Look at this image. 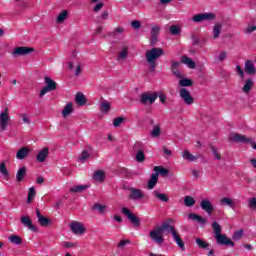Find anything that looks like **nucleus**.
<instances>
[{"label":"nucleus","mask_w":256,"mask_h":256,"mask_svg":"<svg viewBox=\"0 0 256 256\" xmlns=\"http://www.w3.org/2000/svg\"><path fill=\"white\" fill-rule=\"evenodd\" d=\"M212 229L214 231L216 243L218 245H224L225 247H235V242H233L231 238L227 237V234H223V229H221V225L217 221L212 222Z\"/></svg>","instance_id":"nucleus-1"},{"label":"nucleus","mask_w":256,"mask_h":256,"mask_svg":"<svg viewBox=\"0 0 256 256\" xmlns=\"http://www.w3.org/2000/svg\"><path fill=\"white\" fill-rule=\"evenodd\" d=\"M163 55H165V52L162 48L155 47L146 51V61L149 63L152 71H155V68L157 67V59L163 57Z\"/></svg>","instance_id":"nucleus-2"},{"label":"nucleus","mask_w":256,"mask_h":256,"mask_svg":"<svg viewBox=\"0 0 256 256\" xmlns=\"http://www.w3.org/2000/svg\"><path fill=\"white\" fill-rule=\"evenodd\" d=\"M68 67L71 71L74 72L76 76L81 75V71L83 70L84 64L81 58L77 57V55L72 56L71 60L68 62Z\"/></svg>","instance_id":"nucleus-3"},{"label":"nucleus","mask_w":256,"mask_h":256,"mask_svg":"<svg viewBox=\"0 0 256 256\" xmlns=\"http://www.w3.org/2000/svg\"><path fill=\"white\" fill-rule=\"evenodd\" d=\"M230 141H233V143H248V145H250L252 149H256L255 140L243 134H232L230 136Z\"/></svg>","instance_id":"nucleus-4"},{"label":"nucleus","mask_w":256,"mask_h":256,"mask_svg":"<svg viewBox=\"0 0 256 256\" xmlns=\"http://www.w3.org/2000/svg\"><path fill=\"white\" fill-rule=\"evenodd\" d=\"M44 82L46 86L40 91L39 97H45L47 93H51V91H55V89H57V82H55L53 79L45 77Z\"/></svg>","instance_id":"nucleus-5"},{"label":"nucleus","mask_w":256,"mask_h":256,"mask_svg":"<svg viewBox=\"0 0 256 256\" xmlns=\"http://www.w3.org/2000/svg\"><path fill=\"white\" fill-rule=\"evenodd\" d=\"M11 125V116H9V109L5 108L0 113V131H7V128Z\"/></svg>","instance_id":"nucleus-6"},{"label":"nucleus","mask_w":256,"mask_h":256,"mask_svg":"<svg viewBox=\"0 0 256 256\" xmlns=\"http://www.w3.org/2000/svg\"><path fill=\"white\" fill-rule=\"evenodd\" d=\"M128 191V199L130 201H141V199H145V193L141 189L131 187L128 189Z\"/></svg>","instance_id":"nucleus-7"},{"label":"nucleus","mask_w":256,"mask_h":256,"mask_svg":"<svg viewBox=\"0 0 256 256\" xmlns=\"http://www.w3.org/2000/svg\"><path fill=\"white\" fill-rule=\"evenodd\" d=\"M155 101H157V92H146L140 96V103H142V105H153Z\"/></svg>","instance_id":"nucleus-8"},{"label":"nucleus","mask_w":256,"mask_h":256,"mask_svg":"<svg viewBox=\"0 0 256 256\" xmlns=\"http://www.w3.org/2000/svg\"><path fill=\"white\" fill-rule=\"evenodd\" d=\"M122 213L127 217V219L134 225L135 227H139L141 225V220L135 214L131 212V210L127 207L122 208Z\"/></svg>","instance_id":"nucleus-9"},{"label":"nucleus","mask_w":256,"mask_h":256,"mask_svg":"<svg viewBox=\"0 0 256 256\" xmlns=\"http://www.w3.org/2000/svg\"><path fill=\"white\" fill-rule=\"evenodd\" d=\"M33 51H35L33 48H29L27 46L16 47L12 51V57H23L25 55H29V53H33Z\"/></svg>","instance_id":"nucleus-10"},{"label":"nucleus","mask_w":256,"mask_h":256,"mask_svg":"<svg viewBox=\"0 0 256 256\" xmlns=\"http://www.w3.org/2000/svg\"><path fill=\"white\" fill-rule=\"evenodd\" d=\"M215 19V14L208 12L202 14H196L192 17L194 23H201L203 21H213Z\"/></svg>","instance_id":"nucleus-11"},{"label":"nucleus","mask_w":256,"mask_h":256,"mask_svg":"<svg viewBox=\"0 0 256 256\" xmlns=\"http://www.w3.org/2000/svg\"><path fill=\"white\" fill-rule=\"evenodd\" d=\"M179 95L186 105H193L195 102V99L191 97V92L186 88L180 89Z\"/></svg>","instance_id":"nucleus-12"},{"label":"nucleus","mask_w":256,"mask_h":256,"mask_svg":"<svg viewBox=\"0 0 256 256\" xmlns=\"http://www.w3.org/2000/svg\"><path fill=\"white\" fill-rule=\"evenodd\" d=\"M150 238L152 241L156 242L157 245H161L165 239L163 238V232L157 227L156 229L150 231Z\"/></svg>","instance_id":"nucleus-13"},{"label":"nucleus","mask_w":256,"mask_h":256,"mask_svg":"<svg viewBox=\"0 0 256 256\" xmlns=\"http://www.w3.org/2000/svg\"><path fill=\"white\" fill-rule=\"evenodd\" d=\"M200 207L202 211H205V213H207V215H212L213 211H215V207H213V204L211 203V201H209V199H202V201L200 202Z\"/></svg>","instance_id":"nucleus-14"},{"label":"nucleus","mask_w":256,"mask_h":256,"mask_svg":"<svg viewBox=\"0 0 256 256\" xmlns=\"http://www.w3.org/2000/svg\"><path fill=\"white\" fill-rule=\"evenodd\" d=\"M70 229L74 233V235H83L85 232V227H83V223L78 221H73L70 224Z\"/></svg>","instance_id":"nucleus-15"},{"label":"nucleus","mask_w":256,"mask_h":256,"mask_svg":"<svg viewBox=\"0 0 256 256\" xmlns=\"http://www.w3.org/2000/svg\"><path fill=\"white\" fill-rule=\"evenodd\" d=\"M20 221L24 227H27L29 231H33L34 233H37L38 229L37 226L33 225V221L29 216H21Z\"/></svg>","instance_id":"nucleus-16"},{"label":"nucleus","mask_w":256,"mask_h":256,"mask_svg":"<svg viewBox=\"0 0 256 256\" xmlns=\"http://www.w3.org/2000/svg\"><path fill=\"white\" fill-rule=\"evenodd\" d=\"M173 223V220L171 218L166 219L161 226L158 228L163 233V231H167L168 233H173V231H176L175 226L171 225Z\"/></svg>","instance_id":"nucleus-17"},{"label":"nucleus","mask_w":256,"mask_h":256,"mask_svg":"<svg viewBox=\"0 0 256 256\" xmlns=\"http://www.w3.org/2000/svg\"><path fill=\"white\" fill-rule=\"evenodd\" d=\"M129 57V46L122 44L118 52L117 61H125Z\"/></svg>","instance_id":"nucleus-18"},{"label":"nucleus","mask_w":256,"mask_h":256,"mask_svg":"<svg viewBox=\"0 0 256 256\" xmlns=\"http://www.w3.org/2000/svg\"><path fill=\"white\" fill-rule=\"evenodd\" d=\"M171 235H172L175 243L181 249V251H185V242H183V238H181V234H179V231L173 230Z\"/></svg>","instance_id":"nucleus-19"},{"label":"nucleus","mask_w":256,"mask_h":256,"mask_svg":"<svg viewBox=\"0 0 256 256\" xmlns=\"http://www.w3.org/2000/svg\"><path fill=\"white\" fill-rule=\"evenodd\" d=\"M36 217L41 227H47L51 223V220H49V218L41 215V211H39V209L36 210Z\"/></svg>","instance_id":"nucleus-20"},{"label":"nucleus","mask_w":256,"mask_h":256,"mask_svg":"<svg viewBox=\"0 0 256 256\" xmlns=\"http://www.w3.org/2000/svg\"><path fill=\"white\" fill-rule=\"evenodd\" d=\"M157 183H159V174L152 173V175L150 176V179L148 180V183H147L148 189H150V190L155 189V185H157Z\"/></svg>","instance_id":"nucleus-21"},{"label":"nucleus","mask_w":256,"mask_h":256,"mask_svg":"<svg viewBox=\"0 0 256 256\" xmlns=\"http://www.w3.org/2000/svg\"><path fill=\"white\" fill-rule=\"evenodd\" d=\"M26 175H27V167L25 166L20 167L16 173L17 183H23V179H25Z\"/></svg>","instance_id":"nucleus-22"},{"label":"nucleus","mask_w":256,"mask_h":256,"mask_svg":"<svg viewBox=\"0 0 256 256\" xmlns=\"http://www.w3.org/2000/svg\"><path fill=\"white\" fill-rule=\"evenodd\" d=\"M30 149L28 147H22L18 150L16 153V159H19L20 161H23L29 155Z\"/></svg>","instance_id":"nucleus-23"},{"label":"nucleus","mask_w":256,"mask_h":256,"mask_svg":"<svg viewBox=\"0 0 256 256\" xmlns=\"http://www.w3.org/2000/svg\"><path fill=\"white\" fill-rule=\"evenodd\" d=\"M150 137H152V139H159V137H161V125L160 124H155L152 127V130L150 131Z\"/></svg>","instance_id":"nucleus-24"},{"label":"nucleus","mask_w":256,"mask_h":256,"mask_svg":"<svg viewBox=\"0 0 256 256\" xmlns=\"http://www.w3.org/2000/svg\"><path fill=\"white\" fill-rule=\"evenodd\" d=\"M245 71L248 73V75H255L256 69H255V64L251 60H246L245 61Z\"/></svg>","instance_id":"nucleus-25"},{"label":"nucleus","mask_w":256,"mask_h":256,"mask_svg":"<svg viewBox=\"0 0 256 256\" xmlns=\"http://www.w3.org/2000/svg\"><path fill=\"white\" fill-rule=\"evenodd\" d=\"M188 218H190L191 221H197V223H200L201 225H205V223H207V219L196 213L188 214Z\"/></svg>","instance_id":"nucleus-26"},{"label":"nucleus","mask_w":256,"mask_h":256,"mask_svg":"<svg viewBox=\"0 0 256 256\" xmlns=\"http://www.w3.org/2000/svg\"><path fill=\"white\" fill-rule=\"evenodd\" d=\"M47 155H49V148L44 147L38 152V155L36 156V161H45L47 159Z\"/></svg>","instance_id":"nucleus-27"},{"label":"nucleus","mask_w":256,"mask_h":256,"mask_svg":"<svg viewBox=\"0 0 256 256\" xmlns=\"http://www.w3.org/2000/svg\"><path fill=\"white\" fill-rule=\"evenodd\" d=\"M73 113V102H68L62 110V117L67 118Z\"/></svg>","instance_id":"nucleus-28"},{"label":"nucleus","mask_w":256,"mask_h":256,"mask_svg":"<svg viewBox=\"0 0 256 256\" xmlns=\"http://www.w3.org/2000/svg\"><path fill=\"white\" fill-rule=\"evenodd\" d=\"M220 205H222L223 207H230V209H235V201H233V199L231 198L223 197L220 200Z\"/></svg>","instance_id":"nucleus-29"},{"label":"nucleus","mask_w":256,"mask_h":256,"mask_svg":"<svg viewBox=\"0 0 256 256\" xmlns=\"http://www.w3.org/2000/svg\"><path fill=\"white\" fill-rule=\"evenodd\" d=\"M153 195L156 199H158L159 201H162V203H169V196H167V194L161 193V192L155 190L153 192Z\"/></svg>","instance_id":"nucleus-30"},{"label":"nucleus","mask_w":256,"mask_h":256,"mask_svg":"<svg viewBox=\"0 0 256 256\" xmlns=\"http://www.w3.org/2000/svg\"><path fill=\"white\" fill-rule=\"evenodd\" d=\"M8 241L12 243V245H22L23 244V238L19 235L12 234L8 237Z\"/></svg>","instance_id":"nucleus-31"},{"label":"nucleus","mask_w":256,"mask_h":256,"mask_svg":"<svg viewBox=\"0 0 256 256\" xmlns=\"http://www.w3.org/2000/svg\"><path fill=\"white\" fill-rule=\"evenodd\" d=\"M75 101H76L77 105H79L80 107H83V105H85V103H87V99L85 98V95L81 92H78L76 94Z\"/></svg>","instance_id":"nucleus-32"},{"label":"nucleus","mask_w":256,"mask_h":256,"mask_svg":"<svg viewBox=\"0 0 256 256\" xmlns=\"http://www.w3.org/2000/svg\"><path fill=\"white\" fill-rule=\"evenodd\" d=\"M182 157L186 161H197V160H199V156H195V155L191 154V152H189V150H184V152L182 153Z\"/></svg>","instance_id":"nucleus-33"},{"label":"nucleus","mask_w":256,"mask_h":256,"mask_svg":"<svg viewBox=\"0 0 256 256\" xmlns=\"http://www.w3.org/2000/svg\"><path fill=\"white\" fill-rule=\"evenodd\" d=\"M90 185H77L70 188L71 193H83V191L89 189Z\"/></svg>","instance_id":"nucleus-34"},{"label":"nucleus","mask_w":256,"mask_h":256,"mask_svg":"<svg viewBox=\"0 0 256 256\" xmlns=\"http://www.w3.org/2000/svg\"><path fill=\"white\" fill-rule=\"evenodd\" d=\"M221 29H223V25L221 23H216L213 27V39H219L221 35Z\"/></svg>","instance_id":"nucleus-35"},{"label":"nucleus","mask_w":256,"mask_h":256,"mask_svg":"<svg viewBox=\"0 0 256 256\" xmlns=\"http://www.w3.org/2000/svg\"><path fill=\"white\" fill-rule=\"evenodd\" d=\"M181 63H183L184 65H187L189 69H195V62L192 61V59L187 56H182Z\"/></svg>","instance_id":"nucleus-36"},{"label":"nucleus","mask_w":256,"mask_h":256,"mask_svg":"<svg viewBox=\"0 0 256 256\" xmlns=\"http://www.w3.org/2000/svg\"><path fill=\"white\" fill-rule=\"evenodd\" d=\"M93 179L99 181L100 183L105 181V172L103 170H97L94 172Z\"/></svg>","instance_id":"nucleus-37"},{"label":"nucleus","mask_w":256,"mask_h":256,"mask_svg":"<svg viewBox=\"0 0 256 256\" xmlns=\"http://www.w3.org/2000/svg\"><path fill=\"white\" fill-rule=\"evenodd\" d=\"M0 173L3 175L6 181H9L10 179L9 170H7V166L5 165L4 162L0 163Z\"/></svg>","instance_id":"nucleus-38"},{"label":"nucleus","mask_w":256,"mask_h":256,"mask_svg":"<svg viewBox=\"0 0 256 256\" xmlns=\"http://www.w3.org/2000/svg\"><path fill=\"white\" fill-rule=\"evenodd\" d=\"M100 109L102 113H109L111 111V104L108 101H102L100 102Z\"/></svg>","instance_id":"nucleus-39"},{"label":"nucleus","mask_w":256,"mask_h":256,"mask_svg":"<svg viewBox=\"0 0 256 256\" xmlns=\"http://www.w3.org/2000/svg\"><path fill=\"white\" fill-rule=\"evenodd\" d=\"M196 244L200 249H208V247H211V244L201 238H196Z\"/></svg>","instance_id":"nucleus-40"},{"label":"nucleus","mask_w":256,"mask_h":256,"mask_svg":"<svg viewBox=\"0 0 256 256\" xmlns=\"http://www.w3.org/2000/svg\"><path fill=\"white\" fill-rule=\"evenodd\" d=\"M184 205L186 207H193L195 205V198H193V196H185Z\"/></svg>","instance_id":"nucleus-41"},{"label":"nucleus","mask_w":256,"mask_h":256,"mask_svg":"<svg viewBox=\"0 0 256 256\" xmlns=\"http://www.w3.org/2000/svg\"><path fill=\"white\" fill-rule=\"evenodd\" d=\"M252 88H253V80L248 79L246 80L242 90L244 91V93H249V91H251Z\"/></svg>","instance_id":"nucleus-42"},{"label":"nucleus","mask_w":256,"mask_h":256,"mask_svg":"<svg viewBox=\"0 0 256 256\" xmlns=\"http://www.w3.org/2000/svg\"><path fill=\"white\" fill-rule=\"evenodd\" d=\"M180 87H191L193 85V81L188 78H181L179 81Z\"/></svg>","instance_id":"nucleus-43"},{"label":"nucleus","mask_w":256,"mask_h":256,"mask_svg":"<svg viewBox=\"0 0 256 256\" xmlns=\"http://www.w3.org/2000/svg\"><path fill=\"white\" fill-rule=\"evenodd\" d=\"M154 171L157 173V175H169V170L163 168L162 166L154 167Z\"/></svg>","instance_id":"nucleus-44"},{"label":"nucleus","mask_w":256,"mask_h":256,"mask_svg":"<svg viewBox=\"0 0 256 256\" xmlns=\"http://www.w3.org/2000/svg\"><path fill=\"white\" fill-rule=\"evenodd\" d=\"M69 13L67 12V10H63L60 14H58L57 16V23H63V21H65V19H67V15Z\"/></svg>","instance_id":"nucleus-45"},{"label":"nucleus","mask_w":256,"mask_h":256,"mask_svg":"<svg viewBox=\"0 0 256 256\" xmlns=\"http://www.w3.org/2000/svg\"><path fill=\"white\" fill-rule=\"evenodd\" d=\"M243 233H244L243 229L236 230V231L234 232L233 236H232V239H233L234 241H240V239L243 238Z\"/></svg>","instance_id":"nucleus-46"},{"label":"nucleus","mask_w":256,"mask_h":256,"mask_svg":"<svg viewBox=\"0 0 256 256\" xmlns=\"http://www.w3.org/2000/svg\"><path fill=\"white\" fill-rule=\"evenodd\" d=\"M93 211H98V213H104L107 206L96 203L92 207Z\"/></svg>","instance_id":"nucleus-47"},{"label":"nucleus","mask_w":256,"mask_h":256,"mask_svg":"<svg viewBox=\"0 0 256 256\" xmlns=\"http://www.w3.org/2000/svg\"><path fill=\"white\" fill-rule=\"evenodd\" d=\"M171 35H179L181 33V26L172 25L170 26Z\"/></svg>","instance_id":"nucleus-48"},{"label":"nucleus","mask_w":256,"mask_h":256,"mask_svg":"<svg viewBox=\"0 0 256 256\" xmlns=\"http://www.w3.org/2000/svg\"><path fill=\"white\" fill-rule=\"evenodd\" d=\"M35 195H37V192L35 191L34 187H31L28 191V203H31V201H33Z\"/></svg>","instance_id":"nucleus-49"},{"label":"nucleus","mask_w":256,"mask_h":256,"mask_svg":"<svg viewBox=\"0 0 256 256\" xmlns=\"http://www.w3.org/2000/svg\"><path fill=\"white\" fill-rule=\"evenodd\" d=\"M125 121V118L123 117H117L113 120V126L114 127H121V124Z\"/></svg>","instance_id":"nucleus-50"},{"label":"nucleus","mask_w":256,"mask_h":256,"mask_svg":"<svg viewBox=\"0 0 256 256\" xmlns=\"http://www.w3.org/2000/svg\"><path fill=\"white\" fill-rule=\"evenodd\" d=\"M157 97L159 98L160 103H162V105H165V103L167 101V96L165 95V93L157 92Z\"/></svg>","instance_id":"nucleus-51"},{"label":"nucleus","mask_w":256,"mask_h":256,"mask_svg":"<svg viewBox=\"0 0 256 256\" xmlns=\"http://www.w3.org/2000/svg\"><path fill=\"white\" fill-rule=\"evenodd\" d=\"M90 157H91V154H89L87 150H84L80 155V161H85L87 159H90Z\"/></svg>","instance_id":"nucleus-52"},{"label":"nucleus","mask_w":256,"mask_h":256,"mask_svg":"<svg viewBox=\"0 0 256 256\" xmlns=\"http://www.w3.org/2000/svg\"><path fill=\"white\" fill-rule=\"evenodd\" d=\"M136 161H145V153H143V150L136 153Z\"/></svg>","instance_id":"nucleus-53"},{"label":"nucleus","mask_w":256,"mask_h":256,"mask_svg":"<svg viewBox=\"0 0 256 256\" xmlns=\"http://www.w3.org/2000/svg\"><path fill=\"white\" fill-rule=\"evenodd\" d=\"M159 39V35L151 34L150 45H155Z\"/></svg>","instance_id":"nucleus-54"},{"label":"nucleus","mask_w":256,"mask_h":256,"mask_svg":"<svg viewBox=\"0 0 256 256\" xmlns=\"http://www.w3.org/2000/svg\"><path fill=\"white\" fill-rule=\"evenodd\" d=\"M236 71L238 75L241 77V79H244L245 72L243 71V68H241L239 65L236 66Z\"/></svg>","instance_id":"nucleus-55"},{"label":"nucleus","mask_w":256,"mask_h":256,"mask_svg":"<svg viewBox=\"0 0 256 256\" xmlns=\"http://www.w3.org/2000/svg\"><path fill=\"white\" fill-rule=\"evenodd\" d=\"M159 31H161V28L159 26H152L151 35H159Z\"/></svg>","instance_id":"nucleus-56"},{"label":"nucleus","mask_w":256,"mask_h":256,"mask_svg":"<svg viewBox=\"0 0 256 256\" xmlns=\"http://www.w3.org/2000/svg\"><path fill=\"white\" fill-rule=\"evenodd\" d=\"M131 243V240L127 239V240H121L118 244L117 247H125V245Z\"/></svg>","instance_id":"nucleus-57"},{"label":"nucleus","mask_w":256,"mask_h":256,"mask_svg":"<svg viewBox=\"0 0 256 256\" xmlns=\"http://www.w3.org/2000/svg\"><path fill=\"white\" fill-rule=\"evenodd\" d=\"M227 59V52H221L218 56V61H225Z\"/></svg>","instance_id":"nucleus-58"},{"label":"nucleus","mask_w":256,"mask_h":256,"mask_svg":"<svg viewBox=\"0 0 256 256\" xmlns=\"http://www.w3.org/2000/svg\"><path fill=\"white\" fill-rule=\"evenodd\" d=\"M172 73H173V75H175V77H177V79H181V77H183L181 75V72H179V70L177 68L172 69Z\"/></svg>","instance_id":"nucleus-59"},{"label":"nucleus","mask_w":256,"mask_h":256,"mask_svg":"<svg viewBox=\"0 0 256 256\" xmlns=\"http://www.w3.org/2000/svg\"><path fill=\"white\" fill-rule=\"evenodd\" d=\"M253 31H256V26L255 25H251V26H248L245 30V33H253Z\"/></svg>","instance_id":"nucleus-60"},{"label":"nucleus","mask_w":256,"mask_h":256,"mask_svg":"<svg viewBox=\"0 0 256 256\" xmlns=\"http://www.w3.org/2000/svg\"><path fill=\"white\" fill-rule=\"evenodd\" d=\"M64 247L66 249H69L70 247H77V243H73V242H64Z\"/></svg>","instance_id":"nucleus-61"},{"label":"nucleus","mask_w":256,"mask_h":256,"mask_svg":"<svg viewBox=\"0 0 256 256\" xmlns=\"http://www.w3.org/2000/svg\"><path fill=\"white\" fill-rule=\"evenodd\" d=\"M21 117H22L23 123H27V124L31 123V120L29 119V116H27V114H22Z\"/></svg>","instance_id":"nucleus-62"},{"label":"nucleus","mask_w":256,"mask_h":256,"mask_svg":"<svg viewBox=\"0 0 256 256\" xmlns=\"http://www.w3.org/2000/svg\"><path fill=\"white\" fill-rule=\"evenodd\" d=\"M131 25H132L133 29H139V27H141V22L135 20V21H133V22L131 23Z\"/></svg>","instance_id":"nucleus-63"},{"label":"nucleus","mask_w":256,"mask_h":256,"mask_svg":"<svg viewBox=\"0 0 256 256\" xmlns=\"http://www.w3.org/2000/svg\"><path fill=\"white\" fill-rule=\"evenodd\" d=\"M123 31H125V29H123V27H117L114 30V35H119L120 33H123Z\"/></svg>","instance_id":"nucleus-64"}]
</instances>
